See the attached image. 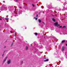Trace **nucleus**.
Here are the masks:
<instances>
[{
    "mask_svg": "<svg viewBox=\"0 0 67 67\" xmlns=\"http://www.w3.org/2000/svg\"><path fill=\"white\" fill-rule=\"evenodd\" d=\"M58 24V23H54V25H55V26H56L57 27H59L60 26Z\"/></svg>",
    "mask_w": 67,
    "mask_h": 67,
    "instance_id": "nucleus-1",
    "label": "nucleus"
},
{
    "mask_svg": "<svg viewBox=\"0 0 67 67\" xmlns=\"http://www.w3.org/2000/svg\"><path fill=\"white\" fill-rule=\"evenodd\" d=\"M11 63V60L10 59L7 62L8 64H10Z\"/></svg>",
    "mask_w": 67,
    "mask_h": 67,
    "instance_id": "nucleus-2",
    "label": "nucleus"
},
{
    "mask_svg": "<svg viewBox=\"0 0 67 67\" xmlns=\"http://www.w3.org/2000/svg\"><path fill=\"white\" fill-rule=\"evenodd\" d=\"M49 59H47L46 60H44V62H48V61L49 60Z\"/></svg>",
    "mask_w": 67,
    "mask_h": 67,
    "instance_id": "nucleus-3",
    "label": "nucleus"
},
{
    "mask_svg": "<svg viewBox=\"0 0 67 67\" xmlns=\"http://www.w3.org/2000/svg\"><path fill=\"white\" fill-rule=\"evenodd\" d=\"M38 21L39 23H41V20L39 19Z\"/></svg>",
    "mask_w": 67,
    "mask_h": 67,
    "instance_id": "nucleus-4",
    "label": "nucleus"
},
{
    "mask_svg": "<svg viewBox=\"0 0 67 67\" xmlns=\"http://www.w3.org/2000/svg\"><path fill=\"white\" fill-rule=\"evenodd\" d=\"M64 49H65V47H62L63 51H64Z\"/></svg>",
    "mask_w": 67,
    "mask_h": 67,
    "instance_id": "nucleus-5",
    "label": "nucleus"
},
{
    "mask_svg": "<svg viewBox=\"0 0 67 67\" xmlns=\"http://www.w3.org/2000/svg\"><path fill=\"white\" fill-rule=\"evenodd\" d=\"M63 29H66V26H63Z\"/></svg>",
    "mask_w": 67,
    "mask_h": 67,
    "instance_id": "nucleus-6",
    "label": "nucleus"
},
{
    "mask_svg": "<svg viewBox=\"0 0 67 67\" xmlns=\"http://www.w3.org/2000/svg\"><path fill=\"white\" fill-rule=\"evenodd\" d=\"M52 20L54 22H55V19H54V18H52Z\"/></svg>",
    "mask_w": 67,
    "mask_h": 67,
    "instance_id": "nucleus-7",
    "label": "nucleus"
},
{
    "mask_svg": "<svg viewBox=\"0 0 67 67\" xmlns=\"http://www.w3.org/2000/svg\"><path fill=\"white\" fill-rule=\"evenodd\" d=\"M26 50H27V49H28V47H27V46H26Z\"/></svg>",
    "mask_w": 67,
    "mask_h": 67,
    "instance_id": "nucleus-8",
    "label": "nucleus"
},
{
    "mask_svg": "<svg viewBox=\"0 0 67 67\" xmlns=\"http://www.w3.org/2000/svg\"><path fill=\"white\" fill-rule=\"evenodd\" d=\"M65 40H63L62 41V43H64V42H65Z\"/></svg>",
    "mask_w": 67,
    "mask_h": 67,
    "instance_id": "nucleus-9",
    "label": "nucleus"
},
{
    "mask_svg": "<svg viewBox=\"0 0 67 67\" xmlns=\"http://www.w3.org/2000/svg\"><path fill=\"white\" fill-rule=\"evenodd\" d=\"M6 59H4V60L3 61V62H4L6 60Z\"/></svg>",
    "mask_w": 67,
    "mask_h": 67,
    "instance_id": "nucleus-10",
    "label": "nucleus"
},
{
    "mask_svg": "<svg viewBox=\"0 0 67 67\" xmlns=\"http://www.w3.org/2000/svg\"><path fill=\"white\" fill-rule=\"evenodd\" d=\"M35 34L36 35H37V33L36 32H35Z\"/></svg>",
    "mask_w": 67,
    "mask_h": 67,
    "instance_id": "nucleus-11",
    "label": "nucleus"
},
{
    "mask_svg": "<svg viewBox=\"0 0 67 67\" xmlns=\"http://www.w3.org/2000/svg\"><path fill=\"white\" fill-rule=\"evenodd\" d=\"M34 19H35L36 20H37V18H36L35 17H34Z\"/></svg>",
    "mask_w": 67,
    "mask_h": 67,
    "instance_id": "nucleus-12",
    "label": "nucleus"
},
{
    "mask_svg": "<svg viewBox=\"0 0 67 67\" xmlns=\"http://www.w3.org/2000/svg\"><path fill=\"white\" fill-rule=\"evenodd\" d=\"M5 19L6 20H8V18H5Z\"/></svg>",
    "mask_w": 67,
    "mask_h": 67,
    "instance_id": "nucleus-13",
    "label": "nucleus"
},
{
    "mask_svg": "<svg viewBox=\"0 0 67 67\" xmlns=\"http://www.w3.org/2000/svg\"><path fill=\"white\" fill-rule=\"evenodd\" d=\"M19 0H15V2H18V1Z\"/></svg>",
    "mask_w": 67,
    "mask_h": 67,
    "instance_id": "nucleus-14",
    "label": "nucleus"
},
{
    "mask_svg": "<svg viewBox=\"0 0 67 67\" xmlns=\"http://www.w3.org/2000/svg\"><path fill=\"white\" fill-rule=\"evenodd\" d=\"M7 58H8V57H6L5 58V59H7Z\"/></svg>",
    "mask_w": 67,
    "mask_h": 67,
    "instance_id": "nucleus-15",
    "label": "nucleus"
},
{
    "mask_svg": "<svg viewBox=\"0 0 67 67\" xmlns=\"http://www.w3.org/2000/svg\"><path fill=\"white\" fill-rule=\"evenodd\" d=\"M62 26H60L59 27V28H62Z\"/></svg>",
    "mask_w": 67,
    "mask_h": 67,
    "instance_id": "nucleus-16",
    "label": "nucleus"
},
{
    "mask_svg": "<svg viewBox=\"0 0 67 67\" xmlns=\"http://www.w3.org/2000/svg\"><path fill=\"white\" fill-rule=\"evenodd\" d=\"M32 6H33V7H34L35 6H34V4H32Z\"/></svg>",
    "mask_w": 67,
    "mask_h": 67,
    "instance_id": "nucleus-17",
    "label": "nucleus"
},
{
    "mask_svg": "<svg viewBox=\"0 0 67 67\" xmlns=\"http://www.w3.org/2000/svg\"><path fill=\"white\" fill-rule=\"evenodd\" d=\"M3 56H4V54H3L2 56L3 57Z\"/></svg>",
    "mask_w": 67,
    "mask_h": 67,
    "instance_id": "nucleus-18",
    "label": "nucleus"
},
{
    "mask_svg": "<svg viewBox=\"0 0 67 67\" xmlns=\"http://www.w3.org/2000/svg\"><path fill=\"white\" fill-rule=\"evenodd\" d=\"M6 47V46H5L4 47V48H5Z\"/></svg>",
    "mask_w": 67,
    "mask_h": 67,
    "instance_id": "nucleus-19",
    "label": "nucleus"
},
{
    "mask_svg": "<svg viewBox=\"0 0 67 67\" xmlns=\"http://www.w3.org/2000/svg\"><path fill=\"white\" fill-rule=\"evenodd\" d=\"M66 46H67V44H66Z\"/></svg>",
    "mask_w": 67,
    "mask_h": 67,
    "instance_id": "nucleus-20",
    "label": "nucleus"
},
{
    "mask_svg": "<svg viewBox=\"0 0 67 67\" xmlns=\"http://www.w3.org/2000/svg\"><path fill=\"white\" fill-rule=\"evenodd\" d=\"M36 16H37V17L38 16V15H36Z\"/></svg>",
    "mask_w": 67,
    "mask_h": 67,
    "instance_id": "nucleus-21",
    "label": "nucleus"
},
{
    "mask_svg": "<svg viewBox=\"0 0 67 67\" xmlns=\"http://www.w3.org/2000/svg\"><path fill=\"white\" fill-rule=\"evenodd\" d=\"M0 20H2V19L0 18Z\"/></svg>",
    "mask_w": 67,
    "mask_h": 67,
    "instance_id": "nucleus-22",
    "label": "nucleus"
},
{
    "mask_svg": "<svg viewBox=\"0 0 67 67\" xmlns=\"http://www.w3.org/2000/svg\"><path fill=\"white\" fill-rule=\"evenodd\" d=\"M19 8H21V7H19Z\"/></svg>",
    "mask_w": 67,
    "mask_h": 67,
    "instance_id": "nucleus-23",
    "label": "nucleus"
},
{
    "mask_svg": "<svg viewBox=\"0 0 67 67\" xmlns=\"http://www.w3.org/2000/svg\"><path fill=\"white\" fill-rule=\"evenodd\" d=\"M12 45H13V43H12Z\"/></svg>",
    "mask_w": 67,
    "mask_h": 67,
    "instance_id": "nucleus-24",
    "label": "nucleus"
},
{
    "mask_svg": "<svg viewBox=\"0 0 67 67\" xmlns=\"http://www.w3.org/2000/svg\"><path fill=\"white\" fill-rule=\"evenodd\" d=\"M44 58V59H45L46 58Z\"/></svg>",
    "mask_w": 67,
    "mask_h": 67,
    "instance_id": "nucleus-25",
    "label": "nucleus"
},
{
    "mask_svg": "<svg viewBox=\"0 0 67 67\" xmlns=\"http://www.w3.org/2000/svg\"><path fill=\"white\" fill-rule=\"evenodd\" d=\"M43 23H44H44L43 22Z\"/></svg>",
    "mask_w": 67,
    "mask_h": 67,
    "instance_id": "nucleus-26",
    "label": "nucleus"
},
{
    "mask_svg": "<svg viewBox=\"0 0 67 67\" xmlns=\"http://www.w3.org/2000/svg\"><path fill=\"white\" fill-rule=\"evenodd\" d=\"M21 63H23V62H22V61H21Z\"/></svg>",
    "mask_w": 67,
    "mask_h": 67,
    "instance_id": "nucleus-27",
    "label": "nucleus"
},
{
    "mask_svg": "<svg viewBox=\"0 0 67 67\" xmlns=\"http://www.w3.org/2000/svg\"><path fill=\"white\" fill-rule=\"evenodd\" d=\"M3 2H4V1H3Z\"/></svg>",
    "mask_w": 67,
    "mask_h": 67,
    "instance_id": "nucleus-28",
    "label": "nucleus"
},
{
    "mask_svg": "<svg viewBox=\"0 0 67 67\" xmlns=\"http://www.w3.org/2000/svg\"><path fill=\"white\" fill-rule=\"evenodd\" d=\"M0 31H1V29H0Z\"/></svg>",
    "mask_w": 67,
    "mask_h": 67,
    "instance_id": "nucleus-29",
    "label": "nucleus"
}]
</instances>
